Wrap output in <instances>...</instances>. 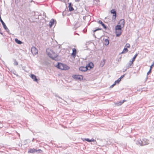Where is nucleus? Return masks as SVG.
<instances>
[{
    "label": "nucleus",
    "instance_id": "f257e3e1",
    "mask_svg": "<svg viewBox=\"0 0 154 154\" xmlns=\"http://www.w3.org/2000/svg\"><path fill=\"white\" fill-rule=\"evenodd\" d=\"M47 55L52 59L55 60L57 57V55L52 50L50 49H47L46 50Z\"/></svg>",
    "mask_w": 154,
    "mask_h": 154
},
{
    "label": "nucleus",
    "instance_id": "f03ea898",
    "mask_svg": "<svg viewBox=\"0 0 154 154\" xmlns=\"http://www.w3.org/2000/svg\"><path fill=\"white\" fill-rule=\"evenodd\" d=\"M57 68L62 70H66L69 69V67L66 65L64 64L61 63H58L57 66Z\"/></svg>",
    "mask_w": 154,
    "mask_h": 154
},
{
    "label": "nucleus",
    "instance_id": "7ed1b4c3",
    "mask_svg": "<svg viewBox=\"0 0 154 154\" xmlns=\"http://www.w3.org/2000/svg\"><path fill=\"white\" fill-rule=\"evenodd\" d=\"M31 51L33 55H35L38 54V51L35 47H32L31 49Z\"/></svg>",
    "mask_w": 154,
    "mask_h": 154
},
{
    "label": "nucleus",
    "instance_id": "20e7f679",
    "mask_svg": "<svg viewBox=\"0 0 154 154\" xmlns=\"http://www.w3.org/2000/svg\"><path fill=\"white\" fill-rule=\"evenodd\" d=\"M136 144L140 146H143L146 145L147 143H144V142L143 143L142 142V140H137L136 142Z\"/></svg>",
    "mask_w": 154,
    "mask_h": 154
},
{
    "label": "nucleus",
    "instance_id": "39448f33",
    "mask_svg": "<svg viewBox=\"0 0 154 154\" xmlns=\"http://www.w3.org/2000/svg\"><path fill=\"white\" fill-rule=\"evenodd\" d=\"M72 77L75 79H78V80H80L82 78L81 75H73Z\"/></svg>",
    "mask_w": 154,
    "mask_h": 154
},
{
    "label": "nucleus",
    "instance_id": "423d86ee",
    "mask_svg": "<svg viewBox=\"0 0 154 154\" xmlns=\"http://www.w3.org/2000/svg\"><path fill=\"white\" fill-rule=\"evenodd\" d=\"M119 25L122 26V27H123L124 26L125 24V20L124 19H121L120 20L119 22Z\"/></svg>",
    "mask_w": 154,
    "mask_h": 154
},
{
    "label": "nucleus",
    "instance_id": "0eeeda50",
    "mask_svg": "<svg viewBox=\"0 0 154 154\" xmlns=\"http://www.w3.org/2000/svg\"><path fill=\"white\" fill-rule=\"evenodd\" d=\"M79 69L82 71L85 72L88 69L87 68V66L86 67L82 66L79 68Z\"/></svg>",
    "mask_w": 154,
    "mask_h": 154
},
{
    "label": "nucleus",
    "instance_id": "6e6552de",
    "mask_svg": "<svg viewBox=\"0 0 154 154\" xmlns=\"http://www.w3.org/2000/svg\"><path fill=\"white\" fill-rule=\"evenodd\" d=\"M30 76L33 80L34 81L38 83V81L36 78V76L35 75L33 74H31L30 75Z\"/></svg>",
    "mask_w": 154,
    "mask_h": 154
},
{
    "label": "nucleus",
    "instance_id": "1a4fd4ad",
    "mask_svg": "<svg viewBox=\"0 0 154 154\" xmlns=\"http://www.w3.org/2000/svg\"><path fill=\"white\" fill-rule=\"evenodd\" d=\"M116 36L117 37H119L121 35L122 32V30H118L117 31L116 30Z\"/></svg>",
    "mask_w": 154,
    "mask_h": 154
},
{
    "label": "nucleus",
    "instance_id": "9d476101",
    "mask_svg": "<svg viewBox=\"0 0 154 154\" xmlns=\"http://www.w3.org/2000/svg\"><path fill=\"white\" fill-rule=\"evenodd\" d=\"M133 62L130 60L129 63L126 65L127 69H128L131 68L132 64H133Z\"/></svg>",
    "mask_w": 154,
    "mask_h": 154
},
{
    "label": "nucleus",
    "instance_id": "9b49d317",
    "mask_svg": "<svg viewBox=\"0 0 154 154\" xmlns=\"http://www.w3.org/2000/svg\"><path fill=\"white\" fill-rule=\"evenodd\" d=\"M54 19H52L49 23V25L50 27H51L54 24Z\"/></svg>",
    "mask_w": 154,
    "mask_h": 154
},
{
    "label": "nucleus",
    "instance_id": "f8f14e48",
    "mask_svg": "<svg viewBox=\"0 0 154 154\" xmlns=\"http://www.w3.org/2000/svg\"><path fill=\"white\" fill-rule=\"evenodd\" d=\"M36 149H35L34 148L33 149H29L28 151V152L33 153L35 152H36Z\"/></svg>",
    "mask_w": 154,
    "mask_h": 154
},
{
    "label": "nucleus",
    "instance_id": "ddd939ff",
    "mask_svg": "<svg viewBox=\"0 0 154 154\" xmlns=\"http://www.w3.org/2000/svg\"><path fill=\"white\" fill-rule=\"evenodd\" d=\"M122 26H120L119 25L116 26L115 27L116 30H122Z\"/></svg>",
    "mask_w": 154,
    "mask_h": 154
},
{
    "label": "nucleus",
    "instance_id": "4468645a",
    "mask_svg": "<svg viewBox=\"0 0 154 154\" xmlns=\"http://www.w3.org/2000/svg\"><path fill=\"white\" fill-rule=\"evenodd\" d=\"M76 50L75 48H73L72 49V55L73 57H75L76 56Z\"/></svg>",
    "mask_w": 154,
    "mask_h": 154
},
{
    "label": "nucleus",
    "instance_id": "2eb2a0df",
    "mask_svg": "<svg viewBox=\"0 0 154 154\" xmlns=\"http://www.w3.org/2000/svg\"><path fill=\"white\" fill-rule=\"evenodd\" d=\"M99 23L100 24L104 29H106V27L105 25L102 22L101 20H99L98 21Z\"/></svg>",
    "mask_w": 154,
    "mask_h": 154
},
{
    "label": "nucleus",
    "instance_id": "dca6fc26",
    "mask_svg": "<svg viewBox=\"0 0 154 154\" xmlns=\"http://www.w3.org/2000/svg\"><path fill=\"white\" fill-rule=\"evenodd\" d=\"M86 66H87L88 68V67H89L90 69H91L93 67V64L92 63L90 62L89 63L88 65Z\"/></svg>",
    "mask_w": 154,
    "mask_h": 154
},
{
    "label": "nucleus",
    "instance_id": "f3484780",
    "mask_svg": "<svg viewBox=\"0 0 154 154\" xmlns=\"http://www.w3.org/2000/svg\"><path fill=\"white\" fill-rule=\"evenodd\" d=\"M125 101V100H123V101H120L119 102L116 103V104L117 105V106H119V105H122Z\"/></svg>",
    "mask_w": 154,
    "mask_h": 154
},
{
    "label": "nucleus",
    "instance_id": "a211bd4d",
    "mask_svg": "<svg viewBox=\"0 0 154 154\" xmlns=\"http://www.w3.org/2000/svg\"><path fill=\"white\" fill-rule=\"evenodd\" d=\"M69 11H72L74 10V9L71 5V3H70L69 6Z\"/></svg>",
    "mask_w": 154,
    "mask_h": 154
},
{
    "label": "nucleus",
    "instance_id": "6ab92c4d",
    "mask_svg": "<svg viewBox=\"0 0 154 154\" xmlns=\"http://www.w3.org/2000/svg\"><path fill=\"white\" fill-rule=\"evenodd\" d=\"M142 142L143 143L144 142V143H147L146 145H147L149 144L148 140L146 139H143V140L142 141Z\"/></svg>",
    "mask_w": 154,
    "mask_h": 154
},
{
    "label": "nucleus",
    "instance_id": "aec40b11",
    "mask_svg": "<svg viewBox=\"0 0 154 154\" xmlns=\"http://www.w3.org/2000/svg\"><path fill=\"white\" fill-rule=\"evenodd\" d=\"M15 42L18 44H21L22 43V42L17 38H15Z\"/></svg>",
    "mask_w": 154,
    "mask_h": 154
},
{
    "label": "nucleus",
    "instance_id": "412c9836",
    "mask_svg": "<svg viewBox=\"0 0 154 154\" xmlns=\"http://www.w3.org/2000/svg\"><path fill=\"white\" fill-rule=\"evenodd\" d=\"M109 43V40L107 39H105L104 40V44L106 45H107Z\"/></svg>",
    "mask_w": 154,
    "mask_h": 154
},
{
    "label": "nucleus",
    "instance_id": "4be33fe9",
    "mask_svg": "<svg viewBox=\"0 0 154 154\" xmlns=\"http://www.w3.org/2000/svg\"><path fill=\"white\" fill-rule=\"evenodd\" d=\"M128 51V50L127 48H125L123 49V51L122 52V53H125Z\"/></svg>",
    "mask_w": 154,
    "mask_h": 154
},
{
    "label": "nucleus",
    "instance_id": "5701e85b",
    "mask_svg": "<svg viewBox=\"0 0 154 154\" xmlns=\"http://www.w3.org/2000/svg\"><path fill=\"white\" fill-rule=\"evenodd\" d=\"M137 54H136L134 56V57L132 59V60H131V61H132V62H134V61L135 60V58H136V57H137Z\"/></svg>",
    "mask_w": 154,
    "mask_h": 154
},
{
    "label": "nucleus",
    "instance_id": "b1692460",
    "mask_svg": "<svg viewBox=\"0 0 154 154\" xmlns=\"http://www.w3.org/2000/svg\"><path fill=\"white\" fill-rule=\"evenodd\" d=\"M36 151L37 153H41L42 152V151L40 149H38V150L36 149Z\"/></svg>",
    "mask_w": 154,
    "mask_h": 154
},
{
    "label": "nucleus",
    "instance_id": "393cba45",
    "mask_svg": "<svg viewBox=\"0 0 154 154\" xmlns=\"http://www.w3.org/2000/svg\"><path fill=\"white\" fill-rule=\"evenodd\" d=\"M121 81V80L119 78L114 83H115L116 84L117 83L119 84L120 82Z\"/></svg>",
    "mask_w": 154,
    "mask_h": 154
},
{
    "label": "nucleus",
    "instance_id": "a878e982",
    "mask_svg": "<svg viewBox=\"0 0 154 154\" xmlns=\"http://www.w3.org/2000/svg\"><path fill=\"white\" fill-rule=\"evenodd\" d=\"M111 13L112 14H114V13H116V11H115L114 9H112L111 11Z\"/></svg>",
    "mask_w": 154,
    "mask_h": 154
},
{
    "label": "nucleus",
    "instance_id": "bb28decb",
    "mask_svg": "<svg viewBox=\"0 0 154 154\" xmlns=\"http://www.w3.org/2000/svg\"><path fill=\"white\" fill-rule=\"evenodd\" d=\"M114 19H116V13H114V14H113V19H114Z\"/></svg>",
    "mask_w": 154,
    "mask_h": 154
},
{
    "label": "nucleus",
    "instance_id": "cd10ccee",
    "mask_svg": "<svg viewBox=\"0 0 154 154\" xmlns=\"http://www.w3.org/2000/svg\"><path fill=\"white\" fill-rule=\"evenodd\" d=\"M151 68H150L149 71L147 72V75H148L151 72Z\"/></svg>",
    "mask_w": 154,
    "mask_h": 154
},
{
    "label": "nucleus",
    "instance_id": "c85d7f7f",
    "mask_svg": "<svg viewBox=\"0 0 154 154\" xmlns=\"http://www.w3.org/2000/svg\"><path fill=\"white\" fill-rule=\"evenodd\" d=\"M130 47V45L129 44H126L125 47H126V48H129Z\"/></svg>",
    "mask_w": 154,
    "mask_h": 154
},
{
    "label": "nucleus",
    "instance_id": "c756f323",
    "mask_svg": "<svg viewBox=\"0 0 154 154\" xmlns=\"http://www.w3.org/2000/svg\"><path fill=\"white\" fill-rule=\"evenodd\" d=\"M101 29L100 28H98L96 29H95L93 31V32H96V31H97V30H101Z\"/></svg>",
    "mask_w": 154,
    "mask_h": 154
},
{
    "label": "nucleus",
    "instance_id": "7c9ffc66",
    "mask_svg": "<svg viewBox=\"0 0 154 154\" xmlns=\"http://www.w3.org/2000/svg\"><path fill=\"white\" fill-rule=\"evenodd\" d=\"M85 140L88 141V142H91V140H90L88 138H86V139H85Z\"/></svg>",
    "mask_w": 154,
    "mask_h": 154
},
{
    "label": "nucleus",
    "instance_id": "2f4dec72",
    "mask_svg": "<svg viewBox=\"0 0 154 154\" xmlns=\"http://www.w3.org/2000/svg\"><path fill=\"white\" fill-rule=\"evenodd\" d=\"M125 75V74H124L123 75H122L121 76L120 78H119V79H120L121 80L122 79Z\"/></svg>",
    "mask_w": 154,
    "mask_h": 154
},
{
    "label": "nucleus",
    "instance_id": "473e14b6",
    "mask_svg": "<svg viewBox=\"0 0 154 154\" xmlns=\"http://www.w3.org/2000/svg\"><path fill=\"white\" fill-rule=\"evenodd\" d=\"M14 65H17L18 64V63L17 61H15L14 62Z\"/></svg>",
    "mask_w": 154,
    "mask_h": 154
},
{
    "label": "nucleus",
    "instance_id": "72a5a7b5",
    "mask_svg": "<svg viewBox=\"0 0 154 154\" xmlns=\"http://www.w3.org/2000/svg\"><path fill=\"white\" fill-rule=\"evenodd\" d=\"M116 84H115V83H114L112 85H111L110 87V88H112V87H113Z\"/></svg>",
    "mask_w": 154,
    "mask_h": 154
},
{
    "label": "nucleus",
    "instance_id": "f704fd0d",
    "mask_svg": "<svg viewBox=\"0 0 154 154\" xmlns=\"http://www.w3.org/2000/svg\"><path fill=\"white\" fill-rule=\"evenodd\" d=\"M91 142H96V140H94V139H91Z\"/></svg>",
    "mask_w": 154,
    "mask_h": 154
},
{
    "label": "nucleus",
    "instance_id": "c9c22d12",
    "mask_svg": "<svg viewBox=\"0 0 154 154\" xmlns=\"http://www.w3.org/2000/svg\"><path fill=\"white\" fill-rule=\"evenodd\" d=\"M20 0H15V1L17 3L20 1Z\"/></svg>",
    "mask_w": 154,
    "mask_h": 154
},
{
    "label": "nucleus",
    "instance_id": "e433bc0d",
    "mask_svg": "<svg viewBox=\"0 0 154 154\" xmlns=\"http://www.w3.org/2000/svg\"><path fill=\"white\" fill-rule=\"evenodd\" d=\"M154 65V63L152 64L150 66V68H151V69H152V66H153Z\"/></svg>",
    "mask_w": 154,
    "mask_h": 154
},
{
    "label": "nucleus",
    "instance_id": "4c0bfd02",
    "mask_svg": "<svg viewBox=\"0 0 154 154\" xmlns=\"http://www.w3.org/2000/svg\"><path fill=\"white\" fill-rule=\"evenodd\" d=\"M75 1L76 2H79V1H80V0H75Z\"/></svg>",
    "mask_w": 154,
    "mask_h": 154
},
{
    "label": "nucleus",
    "instance_id": "58836bf2",
    "mask_svg": "<svg viewBox=\"0 0 154 154\" xmlns=\"http://www.w3.org/2000/svg\"><path fill=\"white\" fill-rule=\"evenodd\" d=\"M147 75H147V76H146V80H147V79H148V77H147Z\"/></svg>",
    "mask_w": 154,
    "mask_h": 154
},
{
    "label": "nucleus",
    "instance_id": "ea45409f",
    "mask_svg": "<svg viewBox=\"0 0 154 154\" xmlns=\"http://www.w3.org/2000/svg\"><path fill=\"white\" fill-rule=\"evenodd\" d=\"M0 33L2 35H3L2 33L1 32H0Z\"/></svg>",
    "mask_w": 154,
    "mask_h": 154
},
{
    "label": "nucleus",
    "instance_id": "a19ab883",
    "mask_svg": "<svg viewBox=\"0 0 154 154\" xmlns=\"http://www.w3.org/2000/svg\"><path fill=\"white\" fill-rule=\"evenodd\" d=\"M126 70V69H125V71H123V72H125V71Z\"/></svg>",
    "mask_w": 154,
    "mask_h": 154
}]
</instances>
